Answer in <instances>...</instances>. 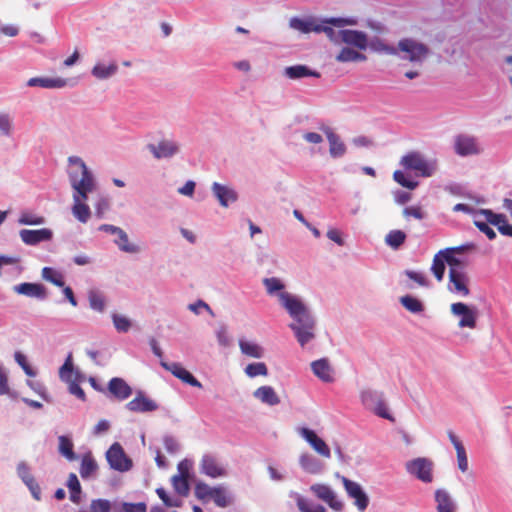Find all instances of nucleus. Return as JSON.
<instances>
[{"label": "nucleus", "instance_id": "3", "mask_svg": "<svg viewBox=\"0 0 512 512\" xmlns=\"http://www.w3.org/2000/svg\"><path fill=\"white\" fill-rule=\"evenodd\" d=\"M400 165L405 170L414 171L417 176L430 177L435 171L434 163L427 161L424 156L417 151H411L405 154Z\"/></svg>", "mask_w": 512, "mask_h": 512}, {"label": "nucleus", "instance_id": "9", "mask_svg": "<svg viewBox=\"0 0 512 512\" xmlns=\"http://www.w3.org/2000/svg\"><path fill=\"white\" fill-rule=\"evenodd\" d=\"M342 482L348 496L355 500L354 504L356 505L358 510L364 511L368 507L369 499L366 493L361 488V486L358 483L351 481L346 477H342Z\"/></svg>", "mask_w": 512, "mask_h": 512}, {"label": "nucleus", "instance_id": "10", "mask_svg": "<svg viewBox=\"0 0 512 512\" xmlns=\"http://www.w3.org/2000/svg\"><path fill=\"white\" fill-rule=\"evenodd\" d=\"M299 434L311 445V447L322 457L330 458V448L326 442L317 436V434L306 427L299 429Z\"/></svg>", "mask_w": 512, "mask_h": 512}, {"label": "nucleus", "instance_id": "40", "mask_svg": "<svg viewBox=\"0 0 512 512\" xmlns=\"http://www.w3.org/2000/svg\"><path fill=\"white\" fill-rule=\"evenodd\" d=\"M45 218L31 211H22L18 223L21 225H41L44 224Z\"/></svg>", "mask_w": 512, "mask_h": 512}, {"label": "nucleus", "instance_id": "28", "mask_svg": "<svg viewBox=\"0 0 512 512\" xmlns=\"http://www.w3.org/2000/svg\"><path fill=\"white\" fill-rule=\"evenodd\" d=\"M67 80L63 78H45V77H34L30 78L27 85L30 87L39 86L42 88H62L66 86Z\"/></svg>", "mask_w": 512, "mask_h": 512}, {"label": "nucleus", "instance_id": "12", "mask_svg": "<svg viewBox=\"0 0 512 512\" xmlns=\"http://www.w3.org/2000/svg\"><path fill=\"white\" fill-rule=\"evenodd\" d=\"M311 491L321 500L326 502L332 509L341 511L343 504L336 498L332 489L324 484H314L311 486Z\"/></svg>", "mask_w": 512, "mask_h": 512}, {"label": "nucleus", "instance_id": "1", "mask_svg": "<svg viewBox=\"0 0 512 512\" xmlns=\"http://www.w3.org/2000/svg\"><path fill=\"white\" fill-rule=\"evenodd\" d=\"M281 304L293 318L290 328L294 331L299 344L303 347L315 337V321L307 307L293 295L282 292L278 294Z\"/></svg>", "mask_w": 512, "mask_h": 512}, {"label": "nucleus", "instance_id": "60", "mask_svg": "<svg viewBox=\"0 0 512 512\" xmlns=\"http://www.w3.org/2000/svg\"><path fill=\"white\" fill-rule=\"evenodd\" d=\"M17 474L21 478V480L26 483L30 479L33 478V475L30 472V468L26 462H19L17 465Z\"/></svg>", "mask_w": 512, "mask_h": 512}, {"label": "nucleus", "instance_id": "64", "mask_svg": "<svg viewBox=\"0 0 512 512\" xmlns=\"http://www.w3.org/2000/svg\"><path fill=\"white\" fill-rule=\"evenodd\" d=\"M121 512H146L144 503H123Z\"/></svg>", "mask_w": 512, "mask_h": 512}, {"label": "nucleus", "instance_id": "33", "mask_svg": "<svg viewBox=\"0 0 512 512\" xmlns=\"http://www.w3.org/2000/svg\"><path fill=\"white\" fill-rule=\"evenodd\" d=\"M336 60L338 62H359L365 61L366 56L362 53H359L349 47H344L341 49L339 54L336 56Z\"/></svg>", "mask_w": 512, "mask_h": 512}, {"label": "nucleus", "instance_id": "36", "mask_svg": "<svg viewBox=\"0 0 512 512\" xmlns=\"http://www.w3.org/2000/svg\"><path fill=\"white\" fill-rule=\"evenodd\" d=\"M489 222L486 220L484 215L480 214V210L476 213L474 217V225L484 233L488 239L493 240L496 237L495 231L489 226Z\"/></svg>", "mask_w": 512, "mask_h": 512}, {"label": "nucleus", "instance_id": "55", "mask_svg": "<svg viewBox=\"0 0 512 512\" xmlns=\"http://www.w3.org/2000/svg\"><path fill=\"white\" fill-rule=\"evenodd\" d=\"M440 254H442L445 263L449 265V269H462V262L454 253H449L447 252V249H444L440 250Z\"/></svg>", "mask_w": 512, "mask_h": 512}, {"label": "nucleus", "instance_id": "50", "mask_svg": "<svg viewBox=\"0 0 512 512\" xmlns=\"http://www.w3.org/2000/svg\"><path fill=\"white\" fill-rule=\"evenodd\" d=\"M112 320H113V324H114L115 328L119 332H127L131 327L130 320L123 315L114 313L112 315Z\"/></svg>", "mask_w": 512, "mask_h": 512}, {"label": "nucleus", "instance_id": "4", "mask_svg": "<svg viewBox=\"0 0 512 512\" xmlns=\"http://www.w3.org/2000/svg\"><path fill=\"white\" fill-rule=\"evenodd\" d=\"M398 50L404 53L402 58L410 62H422L429 53V49L426 45L413 39H403L399 41Z\"/></svg>", "mask_w": 512, "mask_h": 512}, {"label": "nucleus", "instance_id": "18", "mask_svg": "<svg viewBox=\"0 0 512 512\" xmlns=\"http://www.w3.org/2000/svg\"><path fill=\"white\" fill-rule=\"evenodd\" d=\"M455 151L458 155L468 156L478 154L480 149L474 137L459 135L455 139Z\"/></svg>", "mask_w": 512, "mask_h": 512}, {"label": "nucleus", "instance_id": "34", "mask_svg": "<svg viewBox=\"0 0 512 512\" xmlns=\"http://www.w3.org/2000/svg\"><path fill=\"white\" fill-rule=\"evenodd\" d=\"M239 347L243 354L252 358H261L263 349L258 344L246 340H239Z\"/></svg>", "mask_w": 512, "mask_h": 512}, {"label": "nucleus", "instance_id": "57", "mask_svg": "<svg viewBox=\"0 0 512 512\" xmlns=\"http://www.w3.org/2000/svg\"><path fill=\"white\" fill-rule=\"evenodd\" d=\"M320 32H324L327 37L334 42L335 44H341V37L340 34L342 30H335L330 26L321 25L319 24Z\"/></svg>", "mask_w": 512, "mask_h": 512}, {"label": "nucleus", "instance_id": "31", "mask_svg": "<svg viewBox=\"0 0 512 512\" xmlns=\"http://www.w3.org/2000/svg\"><path fill=\"white\" fill-rule=\"evenodd\" d=\"M59 446L58 451L59 453L64 456L69 461L76 460L77 456L74 452V445L72 440L67 436H59L58 438Z\"/></svg>", "mask_w": 512, "mask_h": 512}, {"label": "nucleus", "instance_id": "56", "mask_svg": "<svg viewBox=\"0 0 512 512\" xmlns=\"http://www.w3.org/2000/svg\"><path fill=\"white\" fill-rule=\"evenodd\" d=\"M296 503L301 512H326L322 505H317L314 508H311L308 501L301 496L297 497Z\"/></svg>", "mask_w": 512, "mask_h": 512}, {"label": "nucleus", "instance_id": "6", "mask_svg": "<svg viewBox=\"0 0 512 512\" xmlns=\"http://www.w3.org/2000/svg\"><path fill=\"white\" fill-rule=\"evenodd\" d=\"M449 284L448 289L450 292L466 297L470 294L469 277L462 269H449Z\"/></svg>", "mask_w": 512, "mask_h": 512}, {"label": "nucleus", "instance_id": "32", "mask_svg": "<svg viewBox=\"0 0 512 512\" xmlns=\"http://www.w3.org/2000/svg\"><path fill=\"white\" fill-rule=\"evenodd\" d=\"M218 507L225 508L232 504V497L227 492L226 488L222 486L213 487V494L211 498Z\"/></svg>", "mask_w": 512, "mask_h": 512}, {"label": "nucleus", "instance_id": "58", "mask_svg": "<svg viewBox=\"0 0 512 512\" xmlns=\"http://www.w3.org/2000/svg\"><path fill=\"white\" fill-rule=\"evenodd\" d=\"M156 493L167 507H179L181 505V500L171 499L164 488H157Z\"/></svg>", "mask_w": 512, "mask_h": 512}, {"label": "nucleus", "instance_id": "38", "mask_svg": "<svg viewBox=\"0 0 512 512\" xmlns=\"http://www.w3.org/2000/svg\"><path fill=\"white\" fill-rule=\"evenodd\" d=\"M406 240V234L401 230H391L385 238V242L393 249H398Z\"/></svg>", "mask_w": 512, "mask_h": 512}, {"label": "nucleus", "instance_id": "59", "mask_svg": "<svg viewBox=\"0 0 512 512\" xmlns=\"http://www.w3.org/2000/svg\"><path fill=\"white\" fill-rule=\"evenodd\" d=\"M403 215L406 218L413 217L417 220H422L425 217V213L420 206H410L403 210Z\"/></svg>", "mask_w": 512, "mask_h": 512}, {"label": "nucleus", "instance_id": "63", "mask_svg": "<svg viewBox=\"0 0 512 512\" xmlns=\"http://www.w3.org/2000/svg\"><path fill=\"white\" fill-rule=\"evenodd\" d=\"M456 454H457L458 468L462 472H466L468 470V459H467L465 448L458 449L456 451Z\"/></svg>", "mask_w": 512, "mask_h": 512}, {"label": "nucleus", "instance_id": "27", "mask_svg": "<svg viewBox=\"0 0 512 512\" xmlns=\"http://www.w3.org/2000/svg\"><path fill=\"white\" fill-rule=\"evenodd\" d=\"M435 501L437 503L438 512H455L456 505L450 494L444 489H438L435 492Z\"/></svg>", "mask_w": 512, "mask_h": 512}, {"label": "nucleus", "instance_id": "42", "mask_svg": "<svg viewBox=\"0 0 512 512\" xmlns=\"http://www.w3.org/2000/svg\"><path fill=\"white\" fill-rule=\"evenodd\" d=\"M117 236L118 239L115 240V243L122 251L127 253H137L139 251L138 246L129 242L128 235L124 230H121Z\"/></svg>", "mask_w": 512, "mask_h": 512}, {"label": "nucleus", "instance_id": "21", "mask_svg": "<svg viewBox=\"0 0 512 512\" xmlns=\"http://www.w3.org/2000/svg\"><path fill=\"white\" fill-rule=\"evenodd\" d=\"M212 191L223 207H228L229 203L235 202L238 198L235 190L217 182L213 183Z\"/></svg>", "mask_w": 512, "mask_h": 512}, {"label": "nucleus", "instance_id": "43", "mask_svg": "<svg viewBox=\"0 0 512 512\" xmlns=\"http://www.w3.org/2000/svg\"><path fill=\"white\" fill-rule=\"evenodd\" d=\"M72 212L73 215L82 223L87 222L91 215L88 205L79 202L77 199L72 207Z\"/></svg>", "mask_w": 512, "mask_h": 512}, {"label": "nucleus", "instance_id": "45", "mask_svg": "<svg viewBox=\"0 0 512 512\" xmlns=\"http://www.w3.org/2000/svg\"><path fill=\"white\" fill-rule=\"evenodd\" d=\"M88 299L90 307L93 310H96L98 312H102L104 310L105 298L100 292L96 290H90L88 293Z\"/></svg>", "mask_w": 512, "mask_h": 512}, {"label": "nucleus", "instance_id": "14", "mask_svg": "<svg viewBox=\"0 0 512 512\" xmlns=\"http://www.w3.org/2000/svg\"><path fill=\"white\" fill-rule=\"evenodd\" d=\"M480 214L484 215L491 225L496 226L502 235L512 237V225L508 223L505 215L496 214L489 209H481Z\"/></svg>", "mask_w": 512, "mask_h": 512}, {"label": "nucleus", "instance_id": "46", "mask_svg": "<svg viewBox=\"0 0 512 512\" xmlns=\"http://www.w3.org/2000/svg\"><path fill=\"white\" fill-rule=\"evenodd\" d=\"M172 485L174 490L182 496H187L189 493V483L188 478L184 476H173L172 477Z\"/></svg>", "mask_w": 512, "mask_h": 512}, {"label": "nucleus", "instance_id": "5", "mask_svg": "<svg viewBox=\"0 0 512 512\" xmlns=\"http://www.w3.org/2000/svg\"><path fill=\"white\" fill-rule=\"evenodd\" d=\"M106 458L111 468L117 471H128L132 467V461L129 459L122 446L119 443H114L108 449L106 453Z\"/></svg>", "mask_w": 512, "mask_h": 512}, {"label": "nucleus", "instance_id": "7", "mask_svg": "<svg viewBox=\"0 0 512 512\" xmlns=\"http://www.w3.org/2000/svg\"><path fill=\"white\" fill-rule=\"evenodd\" d=\"M432 468L433 462L427 458H417L406 464L407 471L425 483L433 480Z\"/></svg>", "mask_w": 512, "mask_h": 512}, {"label": "nucleus", "instance_id": "51", "mask_svg": "<svg viewBox=\"0 0 512 512\" xmlns=\"http://www.w3.org/2000/svg\"><path fill=\"white\" fill-rule=\"evenodd\" d=\"M73 373L72 355L69 354L59 370V376L63 381H71Z\"/></svg>", "mask_w": 512, "mask_h": 512}, {"label": "nucleus", "instance_id": "15", "mask_svg": "<svg viewBox=\"0 0 512 512\" xmlns=\"http://www.w3.org/2000/svg\"><path fill=\"white\" fill-rule=\"evenodd\" d=\"M147 147L156 159L170 158L179 151L177 143L171 140H161L158 144H148Z\"/></svg>", "mask_w": 512, "mask_h": 512}, {"label": "nucleus", "instance_id": "44", "mask_svg": "<svg viewBox=\"0 0 512 512\" xmlns=\"http://www.w3.org/2000/svg\"><path fill=\"white\" fill-rule=\"evenodd\" d=\"M245 373L251 378L257 376H267L268 368L264 362L250 363L246 366Z\"/></svg>", "mask_w": 512, "mask_h": 512}, {"label": "nucleus", "instance_id": "30", "mask_svg": "<svg viewBox=\"0 0 512 512\" xmlns=\"http://www.w3.org/2000/svg\"><path fill=\"white\" fill-rule=\"evenodd\" d=\"M290 26L302 33L316 32L320 33L319 24L314 20H302L299 18H292L290 20Z\"/></svg>", "mask_w": 512, "mask_h": 512}, {"label": "nucleus", "instance_id": "41", "mask_svg": "<svg viewBox=\"0 0 512 512\" xmlns=\"http://www.w3.org/2000/svg\"><path fill=\"white\" fill-rule=\"evenodd\" d=\"M400 303L410 312L419 313L424 310V306L417 298L405 295L400 298Z\"/></svg>", "mask_w": 512, "mask_h": 512}, {"label": "nucleus", "instance_id": "61", "mask_svg": "<svg viewBox=\"0 0 512 512\" xmlns=\"http://www.w3.org/2000/svg\"><path fill=\"white\" fill-rule=\"evenodd\" d=\"M25 485L28 487L33 498L35 500L39 501L41 499V488H40L38 482L36 481V479L33 477L28 482H26Z\"/></svg>", "mask_w": 512, "mask_h": 512}, {"label": "nucleus", "instance_id": "13", "mask_svg": "<svg viewBox=\"0 0 512 512\" xmlns=\"http://www.w3.org/2000/svg\"><path fill=\"white\" fill-rule=\"evenodd\" d=\"M21 240L27 245H37L40 242L50 241L53 233L48 228L38 230L22 229L19 232Z\"/></svg>", "mask_w": 512, "mask_h": 512}, {"label": "nucleus", "instance_id": "25", "mask_svg": "<svg viewBox=\"0 0 512 512\" xmlns=\"http://www.w3.org/2000/svg\"><path fill=\"white\" fill-rule=\"evenodd\" d=\"M127 409L133 412H149L157 409V404L151 399L139 395L129 401L126 405Z\"/></svg>", "mask_w": 512, "mask_h": 512}, {"label": "nucleus", "instance_id": "22", "mask_svg": "<svg viewBox=\"0 0 512 512\" xmlns=\"http://www.w3.org/2000/svg\"><path fill=\"white\" fill-rule=\"evenodd\" d=\"M108 390L120 400L127 399L132 394L131 387L122 378H112L108 384Z\"/></svg>", "mask_w": 512, "mask_h": 512}, {"label": "nucleus", "instance_id": "11", "mask_svg": "<svg viewBox=\"0 0 512 512\" xmlns=\"http://www.w3.org/2000/svg\"><path fill=\"white\" fill-rule=\"evenodd\" d=\"M161 366L167 371L171 372L175 377L180 379L182 382L189 384L193 387L202 388V384L181 364L172 362L168 363L161 361Z\"/></svg>", "mask_w": 512, "mask_h": 512}, {"label": "nucleus", "instance_id": "47", "mask_svg": "<svg viewBox=\"0 0 512 512\" xmlns=\"http://www.w3.org/2000/svg\"><path fill=\"white\" fill-rule=\"evenodd\" d=\"M299 463L309 473H316L318 471L317 460L307 453L300 456Z\"/></svg>", "mask_w": 512, "mask_h": 512}, {"label": "nucleus", "instance_id": "54", "mask_svg": "<svg viewBox=\"0 0 512 512\" xmlns=\"http://www.w3.org/2000/svg\"><path fill=\"white\" fill-rule=\"evenodd\" d=\"M263 284L266 287L268 294L271 295L277 291L281 292V290L284 288L283 283L278 278L275 277L265 278L263 280Z\"/></svg>", "mask_w": 512, "mask_h": 512}, {"label": "nucleus", "instance_id": "16", "mask_svg": "<svg viewBox=\"0 0 512 512\" xmlns=\"http://www.w3.org/2000/svg\"><path fill=\"white\" fill-rule=\"evenodd\" d=\"M15 293L30 298L45 299L47 297L46 288L39 283L24 282L13 287Z\"/></svg>", "mask_w": 512, "mask_h": 512}, {"label": "nucleus", "instance_id": "17", "mask_svg": "<svg viewBox=\"0 0 512 512\" xmlns=\"http://www.w3.org/2000/svg\"><path fill=\"white\" fill-rule=\"evenodd\" d=\"M321 130L324 132L329 142V153L331 157H342L346 153V146L340 139L339 135H337L330 127L327 126L321 127Z\"/></svg>", "mask_w": 512, "mask_h": 512}, {"label": "nucleus", "instance_id": "29", "mask_svg": "<svg viewBox=\"0 0 512 512\" xmlns=\"http://www.w3.org/2000/svg\"><path fill=\"white\" fill-rule=\"evenodd\" d=\"M284 75L290 79H300L304 77H319V73L312 71L305 65H294L286 67Z\"/></svg>", "mask_w": 512, "mask_h": 512}, {"label": "nucleus", "instance_id": "37", "mask_svg": "<svg viewBox=\"0 0 512 512\" xmlns=\"http://www.w3.org/2000/svg\"><path fill=\"white\" fill-rule=\"evenodd\" d=\"M42 277L44 280L53 283L58 287L64 286V277L61 272L51 267H44L42 269Z\"/></svg>", "mask_w": 512, "mask_h": 512}, {"label": "nucleus", "instance_id": "39", "mask_svg": "<svg viewBox=\"0 0 512 512\" xmlns=\"http://www.w3.org/2000/svg\"><path fill=\"white\" fill-rule=\"evenodd\" d=\"M431 271L434 274L437 281H442L445 273V260L440 254V251L436 253L433 257V262L431 266Z\"/></svg>", "mask_w": 512, "mask_h": 512}, {"label": "nucleus", "instance_id": "24", "mask_svg": "<svg viewBox=\"0 0 512 512\" xmlns=\"http://www.w3.org/2000/svg\"><path fill=\"white\" fill-rule=\"evenodd\" d=\"M313 373L324 382L333 381V370L327 359H319L311 363Z\"/></svg>", "mask_w": 512, "mask_h": 512}, {"label": "nucleus", "instance_id": "8", "mask_svg": "<svg viewBox=\"0 0 512 512\" xmlns=\"http://www.w3.org/2000/svg\"><path fill=\"white\" fill-rule=\"evenodd\" d=\"M451 313L455 316H461L458 323L459 327H468L474 329L476 327L477 312L475 308H470L462 302H456L450 306Z\"/></svg>", "mask_w": 512, "mask_h": 512}, {"label": "nucleus", "instance_id": "48", "mask_svg": "<svg viewBox=\"0 0 512 512\" xmlns=\"http://www.w3.org/2000/svg\"><path fill=\"white\" fill-rule=\"evenodd\" d=\"M213 487H210L206 483L199 482L195 486V496L199 500H208L212 498Z\"/></svg>", "mask_w": 512, "mask_h": 512}, {"label": "nucleus", "instance_id": "52", "mask_svg": "<svg viewBox=\"0 0 512 512\" xmlns=\"http://www.w3.org/2000/svg\"><path fill=\"white\" fill-rule=\"evenodd\" d=\"M13 129V121L9 114L0 113V132L4 136H10Z\"/></svg>", "mask_w": 512, "mask_h": 512}, {"label": "nucleus", "instance_id": "23", "mask_svg": "<svg viewBox=\"0 0 512 512\" xmlns=\"http://www.w3.org/2000/svg\"><path fill=\"white\" fill-rule=\"evenodd\" d=\"M253 395L256 399L269 406H275L280 403L279 396L271 386H261L254 391Z\"/></svg>", "mask_w": 512, "mask_h": 512}, {"label": "nucleus", "instance_id": "53", "mask_svg": "<svg viewBox=\"0 0 512 512\" xmlns=\"http://www.w3.org/2000/svg\"><path fill=\"white\" fill-rule=\"evenodd\" d=\"M111 503L107 499H95L91 501L90 512H110Z\"/></svg>", "mask_w": 512, "mask_h": 512}, {"label": "nucleus", "instance_id": "20", "mask_svg": "<svg viewBox=\"0 0 512 512\" xmlns=\"http://www.w3.org/2000/svg\"><path fill=\"white\" fill-rule=\"evenodd\" d=\"M201 471L211 478L222 477L226 475V470L218 460L212 455H204L201 460Z\"/></svg>", "mask_w": 512, "mask_h": 512}, {"label": "nucleus", "instance_id": "62", "mask_svg": "<svg viewBox=\"0 0 512 512\" xmlns=\"http://www.w3.org/2000/svg\"><path fill=\"white\" fill-rule=\"evenodd\" d=\"M15 360L23 368V370L25 371V373L27 375H29V376L35 375L34 371L31 369L30 365L27 363V359H26L25 355H23L20 352H16Z\"/></svg>", "mask_w": 512, "mask_h": 512}, {"label": "nucleus", "instance_id": "49", "mask_svg": "<svg viewBox=\"0 0 512 512\" xmlns=\"http://www.w3.org/2000/svg\"><path fill=\"white\" fill-rule=\"evenodd\" d=\"M393 179L395 182H397L402 187H405V188H408L411 190L415 189L418 186V182L411 181V180L407 179L404 172L401 170H396L393 173Z\"/></svg>", "mask_w": 512, "mask_h": 512}, {"label": "nucleus", "instance_id": "19", "mask_svg": "<svg viewBox=\"0 0 512 512\" xmlns=\"http://www.w3.org/2000/svg\"><path fill=\"white\" fill-rule=\"evenodd\" d=\"M341 43L356 47L360 50H365L368 45L367 35L362 31L357 30H342Z\"/></svg>", "mask_w": 512, "mask_h": 512}, {"label": "nucleus", "instance_id": "35", "mask_svg": "<svg viewBox=\"0 0 512 512\" xmlns=\"http://www.w3.org/2000/svg\"><path fill=\"white\" fill-rule=\"evenodd\" d=\"M117 69L118 67L114 62L109 65L98 63L93 67L92 74L98 79H106L114 75Z\"/></svg>", "mask_w": 512, "mask_h": 512}, {"label": "nucleus", "instance_id": "2", "mask_svg": "<svg viewBox=\"0 0 512 512\" xmlns=\"http://www.w3.org/2000/svg\"><path fill=\"white\" fill-rule=\"evenodd\" d=\"M68 162L71 166L69 180L75 191L73 200L76 202L77 199L79 202L85 203L88 199V193L93 191L95 187L93 175L80 157L70 156Z\"/></svg>", "mask_w": 512, "mask_h": 512}, {"label": "nucleus", "instance_id": "26", "mask_svg": "<svg viewBox=\"0 0 512 512\" xmlns=\"http://www.w3.org/2000/svg\"><path fill=\"white\" fill-rule=\"evenodd\" d=\"M97 470L98 465L92 453L90 451L85 453L81 458V464L79 469L80 476L83 479H88L95 475Z\"/></svg>", "mask_w": 512, "mask_h": 512}]
</instances>
